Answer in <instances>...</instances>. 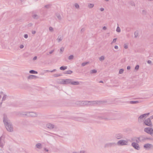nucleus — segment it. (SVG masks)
I'll use <instances>...</instances> for the list:
<instances>
[{
  "label": "nucleus",
  "mask_w": 153,
  "mask_h": 153,
  "mask_svg": "<svg viewBox=\"0 0 153 153\" xmlns=\"http://www.w3.org/2000/svg\"><path fill=\"white\" fill-rule=\"evenodd\" d=\"M29 73L32 74H37L38 72L37 71H36L33 70H31L30 71Z\"/></svg>",
  "instance_id": "24"
},
{
  "label": "nucleus",
  "mask_w": 153,
  "mask_h": 153,
  "mask_svg": "<svg viewBox=\"0 0 153 153\" xmlns=\"http://www.w3.org/2000/svg\"><path fill=\"white\" fill-rule=\"evenodd\" d=\"M33 17L35 19H39V17L38 15L36 14H34L33 16Z\"/></svg>",
  "instance_id": "29"
},
{
  "label": "nucleus",
  "mask_w": 153,
  "mask_h": 153,
  "mask_svg": "<svg viewBox=\"0 0 153 153\" xmlns=\"http://www.w3.org/2000/svg\"><path fill=\"white\" fill-rule=\"evenodd\" d=\"M75 7L77 9H79V4L77 3H75L74 4Z\"/></svg>",
  "instance_id": "32"
},
{
  "label": "nucleus",
  "mask_w": 153,
  "mask_h": 153,
  "mask_svg": "<svg viewBox=\"0 0 153 153\" xmlns=\"http://www.w3.org/2000/svg\"><path fill=\"white\" fill-rule=\"evenodd\" d=\"M56 71V69H53V70L51 71L50 72H55Z\"/></svg>",
  "instance_id": "62"
},
{
  "label": "nucleus",
  "mask_w": 153,
  "mask_h": 153,
  "mask_svg": "<svg viewBox=\"0 0 153 153\" xmlns=\"http://www.w3.org/2000/svg\"><path fill=\"white\" fill-rule=\"evenodd\" d=\"M124 137L123 135L121 133L116 134L114 136V137L117 139H123Z\"/></svg>",
  "instance_id": "12"
},
{
  "label": "nucleus",
  "mask_w": 153,
  "mask_h": 153,
  "mask_svg": "<svg viewBox=\"0 0 153 153\" xmlns=\"http://www.w3.org/2000/svg\"><path fill=\"white\" fill-rule=\"evenodd\" d=\"M107 29L106 27L105 26H104L103 27V29L104 30H106Z\"/></svg>",
  "instance_id": "63"
},
{
  "label": "nucleus",
  "mask_w": 153,
  "mask_h": 153,
  "mask_svg": "<svg viewBox=\"0 0 153 153\" xmlns=\"http://www.w3.org/2000/svg\"><path fill=\"white\" fill-rule=\"evenodd\" d=\"M3 122L7 130L9 132H12L13 131V126L5 114L4 115Z\"/></svg>",
  "instance_id": "1"
},
{
  "label": "nucleus",
  "mask_w": 153,
  "mask_h": 153,
  "mask_svg": "<svg viewBox=\"0 0 153 153\" xmlns=\"http://www.w3.org/2000/svg\"><path fill=\"white\" fill-rule=\"evenodd\" d=\"M100 114L101 115H103L102 114V113H100L99 112H96V114L94 115V116L95 118L100 120H108L114 119H113L110 117H105L103 116H100Z\"/></svg>",
  "instance_id": "2"
},
{
  "label": "nucleus",
  "mask_w": 153,
  "mask_h": 153,
  "mask_svg": "<svg viewBox=\"0 0 153 153\" xmlns=\"http://www.w3.org/2000/svg\"><path fill=\"white\" fill-rule=\"evenodd\" d=\"M50 7L49 4L46 5L45 6V7L47 8H48Z\"/></svg>",
  "instance_id": "46"
},
{
  "label": "nucleus",
  "mask_w": 153,
  "mask_h": 153,
  "mask_svg": "<svg viewBox=\"0 0 153 153\" xmlns=\"http://www.w3.org/2000/svg\"><path fill=\"white\" fill-rule=\"evenodd\" d=\"M73 73V71H71L68 70L64 73L65 74H71Z\"/></svg>",
  "instance_id": "28"
},
{
  "label": "nucleus",
  "mask_w": 153,
  "mask_h": 153,
  "mask_svg": "<svg viewBox=\"0 0 153 153\" xmlns=\"http://www.w3.org/2000/svg\"><path fill=\"white\" fill-rule=\"evenodd\" d=\"M74 57V56L73 55H71L68 56V59L69 60H71L73 59Z\"/></svg>",
  "instance_id": "35"
},
{
  "label": "nucleus",
  "mask_w": 153,
  "mask_h": 153,
  "mask_svg": "<svg viewBox=\"0 0 153 153\" xmlns=\"http://www.w3.org/2000/svg\"><path fill=\"white\" fill-rule=\"evenodd\" d=\"M24 47V45H21L19 46V48L21 49L23 48Z\"/></svg>",
  "instance_id": "50"
},
{
  "label": "nucleus",
  "mask_w": 153,
  "mask_h": 153,
  "mask_svg": "<svg viewBox=\"0 0 153 153\" xmlns=\"http://www.w3.org/2000/svg\"><path fill=\"white\" fill-rule=\"evenodd\" d=\"M116 145V143L113 142V143H108L105 144L104 146V148H109V147H111L113 146H115Z\"/></svg>",
  "instance_id": "10"
},
{
  "label": "nucleus",
  "mask_w": 153,
  "mask_h": 153,
  "mask_svg": "<svg viewBox=\"0 0 153 153\" xmlns=\"http://www.w3.org/2000/svg\"><path fill=\"white\" fill-rule=\"evenodd\" d=\"M38 78H39V77L33 75H31L27 77V79L28 80L33 79H35Z\"/></svg>",
  "instance_id": "18"
},
{
  "label": "nucleus",
  "mask_w": 153,
  "mask_h": 153,
  "mask_svg": "<svg viewBox=\"0 0 153 153\" xmlns=\"http://www.w3.org/2000/svg\"><path fill=\"white\" fill-rule=\"evenodd\" d=\"M67 66H62L59 69L61 70H64L67 68Z\"/></svg>",
  "instance_id": "27"
},
{
  "label": "nucleus",
  "mask_w": 153,
  "mask_h": 153,
  "mask_svg": "<svg viewBox=\"0 0 153 153\" xmlns=\"http://www.w3.org/2000/svg\"><path fill=\"white\" fill-rule=\"evenodd\" d=\"M16 114L19 116H27V112H17Z\"/></svg>",
  "instance_id": "16"
},
{
  "label": "nucleus",
  "mask_w": 153,
  "mask_h": 153,
  "mask_svg": "<svg viewBox=\"0 0 153 153\" xmlns=\"http://www.w3.org/2000/svg\"><path fill=\"white\" fill-rule=\"evenodd\" d=\"M49 30L51 31H53V28L51 27H49Z\"/></svg>",
  "instance_id": "42"
},
{
  "label": "nucleus",
  "mask_w": 153,
  "mask_h": 153,
  "mask_svg": "<svg viewBox=\"0 0 153 153\" xmlns=\"http://www.w3.org/2000/svg\"><path fill=\"white\" fill-rule=\"evenodd\" d=\"M116 31L117 32H120V28L119 27H118L116 29Z\"/></svg>",
  "instance_id": "41"
},
{
  "label": "nucleus",
  "mask_w": 153,
  "mask_h": 153,
  "mask_svg": "<svg viewBox=\"0 0 153 153\" xmlns=\"http://www.w3.org/2000/svg\"><path fill=\"white\" fill-rule=\"evenodd\" d=\"M78 104L80 105H86L88 106V101H79L78 102Z\"/></svg>",
  "instance_id": "13"
},
{
  "label": "nucleus",
  "mask_w": 153,
  "mask_h": 153,
  "mask_svg": "<svg viewBox=\"0 0 153 153\" xmlns=\"http://www.w3.org/2000/svg\"><path fill=\"white\" fill-rule=\"evenodd\" d=\"M89 62H83L81 64V65L82 66H84L86 65H87L88 64H89Z\"/></svg>",
  "instance_id": "26"
},
{
  "label": "nucleus",
  "mask_w": 153,
  "mask_h": 153,
  "mask_svg": "<svg viewBox=\"0 0 153 153\" xmlns=\"http://www.w3.org/2000/svg\"><path fill=\"white\" fill-rule=\"evenodd\" d=\"M142 13H143V14L144 15H146V10H143L142 11Z\"/></svg>",
  "instance_id": "43"
},
{
  "label": "nucleus",
  "mask_w": 153,
  "mask_h": 153,
  "mask_svg": "<svg viewBox=\"0 0 153 153\" xmlns=\"http://www.w3.org/2000/svg\"><path fill=\"white\" fill-rule=\"evenodd\" d=\"M150 134L153 137V129H152V131H151V133Z\"/></svg>",
  "instance_id": "51"
},
{
  "label": "nucleus",
  "mask_w": 153,
  "mask_h": 153,
  "mask_svg": "<svg viewBox=\"0 0 153 153\" xmlns=\"http://www.w3.org/2000/svg\"><path fill=\"white\" fill-rule=\"evenodd\" d=\"M117 38H114L113 39L112 42H111V44L113 43H115L116 42V41H117Z\"/></svg>",
  "instance_id": "45"
},
{
  "label": "nucleus",
  "mask_w": 153,
  "mask_h": 153,
  "mask_svg": "<svg viewBox=\"0 0 153 153\" xmlns=\"http://www.w3.org/2000/svg\"><path fill=\"white\" fill-rule=\"evenodd\" d=\"M100 10L101 11H103L104 10V8L102 7L100 9Z\"/></svg>",
  "instance_id": "56"
},
{
  "label": "nucleus",
  "mask_w": 153,
  "mask_h": 153,
  "mask_svg": "<svg viewBox=\"0 0 153 153\" xmlns=\"http://www.w3.org/2000/svg\"><path fill=\"white\" fill-rule=\"evenodd\" d=\"M71 84L73 85H79V82L76 81H71Z\"/></svg>",
  "instance_id": "20"
},
{
  "label": "nucleus",
  "mask_w": 153,
  "mask_h": 153,
  "mask_svg": "<svg viewBox=\"0 0 153 153\" xmlns=\"http://www.w3.org/2000/svg\"><path fill=\"white\" fill-rule=\"evenodd\" d=\"M137 139L140 142H144L146 140H153V139L151 137H147L143 135L139 137H137Z\"/></svg>",
  "instance_id": "3"
},
{
  "label": "nucleus",
  "mask_w": 153,
  "mask_h": 153,
  "mask_svg": "<svg viewBox=\"0 0 153 153\" xmlns=\"http://www.w3.org/2000/svg\"><path fill=\"white\" fill-rule=\"evenodd\" d=\"M54 51V50H52L49 52L50 54H52Z\"/></svg>",
  "instance_id": "54"
},
{
  "label": "nucleus",
  "mask_w": 153,
  "mask_h": 153,
  "mask_svg": "<svg viewBox=\"0 0 153 153\" xmlns=\"http://www.w3.org/2000/svg\"><path fill=\"white\" fill-rule=\"evenodd\" d=\"M134 37L135 38L137 37L138 36V33L137 31H135L134 33Z\"/></svg>",
  "instance_id": "37"
},
{
  "label": "nucleus",
  "mask_w": 153,
  "mask_h": 153,
  "mask_svg": "<svg viewBox=\"0 0 153 153\" xmlns=\"http://www.w3.org/2000/svg\"><path fill=\"white\" fill-rule=\"evenodd\" d=\"M100 101H88V106H95L101 102Z\"/></svg>",
  "instance_id": "9"
},
{
  "label": "nucleus",
  "mask_w": 153,
  "mask_h": 153,
  "mask_svg": "<svg viewBox=\"0 0 153 153\" xmlns=\"http://www.w3.org/2000/svg\"><path fill=\"white\" fill-rule=\"evenodd\" d=\"M62 76V75L61 74H53V76L54 77H59V76Z\"/></svg>",
  "instance_id": "36"
},
{
  "label": "nucleus",
  "mask_w": 153,
  "mask_h": 153,
  "mask_svg": "<svg viewBox=\"0 0 153 153\" xmlns=\"http://www.w3.org/2000/svg\"><path fill=\"white\" fill-rule=\"evenodd\" d=\"M139 102L138 101H131L129 102L131 104H136V103H138Z\"/></svg>",
  "instance_id": "25"
},
{
  "label": "nucleus",
  "mask_w": 153,
  "mask_h": 153,
  "mask_svg": "<svg viewBox=\"0 0 153 153\" xmlns=\"http://www.w3.org/2000/svg\"><path fill=\"white\" fill-rule=\"evenodd\" d=\"M80 153H86V152L83 151H81L80 152Z\"/></svg>",
  "instance_id": "60"
},
{
  "label": "nucleus",
  "mask_w": 153,
  "mask_h": 153,
  "mask_svg": "<svg viewBox=\"0 0 153 153\" xmlns=\"http://www.w3.org/2000/svg\"><path fill=\"white\" fill-rule=\"evenodd\" d=\"M36 146L37 148L39 149H41L42 148V144L39 143L36 144Z\"/></svg>",
  "instance_id": "21"
},
{
  "label": "nucleus",
  "mask_w": 153,
  "mask_h": 153,
  "mask_svg": "<svg viewBox=\"0 0 153 153\" xmlns=\"http://www.w3.org/2000/svg\"><path fill=\"white\" fill-rule=\"evenodd\" d=\"M131 146L137 150H139L140 149L139 145L137 143L133 142L131 143Z\"/></svg>",
  "instance_id": "14"
},
{
  "label": "nucleus",
  "mask_w": 153,
  "mask_h": 153,
  "mask_svg": "<svg viewBox=\"0 0 153 153\" xmlns=\"http://www.w3.org/2000/svg\"><path fill=\"white\" fill-rule=\"evenodd\" d=\"M4 137L2 136L0 137V146L2 147L4 145L3 142H4Z\"/></svg>",
  "instance_id": "19"
},
{
  "label": "nucleus",
  "mask_w": 153,
  "mask_h": 153,
  "mask_svg": "<svg viewBox=\"0 0 153 153\" xmlns=\"http://www.w3.org/2000/svg\"><path fill=\"white\" fill-rule=\"evenodd\" d=\"M152 129V128L146 127L144 128V131L145 132L150 134Z\"/></svg>",
  "instance_id": "15"
},
{
  "label": "nucleus",
  "mask_w": 153,
  "mask_h": 153,
  "mask_svg": "<svg viewBox=\"0 0 153 153\" xmlns=\"http://www.w3.org/2000/svg\"><path fill=\"white\" fill-rule=\"evenodd\" d=\"M131 68V67L130 66H128L127 67V70H129Z\"/></svg>",
  "instance_id": "61"
},
{
  "label": "nucleus",
  "mask_w": 153,
  "mask_h": 153,
  "mask_svg": "<svg viewBox=\"0 0 153 153\" xmlns=\"http://www.w3.org/2000/svg\"><path fill=\"white\" fill-rule=\"evenodd\" d=\"M71 118L75 120L79 121H83L85 120V118L83 117H71Z\"/></svg>",
  "instance_id": "11"
},
{
  "label": "nucleus",
  "mask_w": 153,
  "mask_h": 153,
  "mask_svg": "<svg viewBox=\"0 0 153 153\" xmlns=\"http://www.w3.org/2000/svg\"><path fill=\"white\" fill-rule=\"evenodd\" d=\"M56 15L59 20H61L62 19V17L59 13H56Z\"/></svg>",
  "instance_id": "23"
},
{
  "label": "nucleus",
  "mask_w": 153,
  "mask_h": 153,
  "mask_svg": "<svg viewBox=\"0 0 153 153\" xmlns=\"http://www.w3.org/2000/svg\"><path fill=\"white\" fill-rule=\"evenodd\" d=\"M7 97V95L5 94H4V96L2 98V101H5L6 100Z\"/></svg>",
  "instance_id": "30"
},
{
  "label": "nucleus",
  "mask_w": 153,
  "mask_h": 153,
  "mask_svg": "<svg viewBox=\"0 0 153 153\" xmlns=\"http://www.w3.org/2000/svg\"><path fill=\"white\" fill-rule=\"evenodd\" d=\"M27 116L30 117H35L37 116L36 113L34 112H27Z\"/></svg>",
  "instance_id": "8"
},
{
  "label": "nucleus",
  "mask_w": 153,
  "mask_h": 153,
  "mask_svg": "<svg viewBox=\"0 0 153 153\" xmlns=\"http://www.w3.org/2000/svg\"><path fill=\"white\" fill-rule=\"evenodd\" d=\"M24 36L25 38L27 39L28 38V36L27 34H25L24 35Z\"/></svg>",
  "instance_id": "48"
},
{
  "label": "nucleus",
  "mask_w": 153,
  "mask_h": 153,
  "mask_svg": "<svg viewBox=\"0 0 153 153\" xmlns=\"http://www.w3.org/2000/svg\"><path fill=\"white\" fill-rule=\"evenodd\" d=\"M94 4H88V7L89 8H91L94 6Z\"/></svg>",
  "instance_id": "31"
},
{
  "label": "nucleus",
  "mask_w": 153,
  "mask_h": 153,
  "mask_svg": "<svg viewBox=\"0 0 153 153\" xmlns=\"http://www.w3.org/2000/svg\"><path fill=\"white\" fill-rule=\"evenodd\" d=\"M149 114V113H148L146 114H144L141 115L139 116L138 119V121L139 123H140L142 122V120L144 118H146L147 116Z\"/></svg>",
  "instance_id": "6"
},
{
  "label": "nucleus",
  "mask_w": 153,
  "mask_h": 153,
  "mask_svg": "<svg viewBox=\"0 0 153 153\" xmlns=\"http://www.w3.org/2000/svg\"><path fill=\"white\" fill-rule=\"evenodd\" d=\"M124 71V70L123 69H121L119 71V74H122L123 73Z\"/></svg>",
  "instance_id": "39"
},
{
  "label": "nucleus",
  "mask_w": 153,
  "mask_h": 153,
  "mask_svg": "<svg viewBox=\"0 0 153 153\" xmlns=\"http://www.w3.org/2000/svg\"><path fill=\"white\" fill-rule=\"evenodd\" d=\"M36 31H34V30H33L32 31V34H35V33H36Z\"/></svg>",
  "instance_id": "58"
},
{
  "label": "nucleus",
  "mask_w": 153,
  "mask_h": 153,
  "mask_svg": "<svg viewBox=\"0 0 153 153\" xmlns=\"http://www.w3.org/2000/svg\"><path fill=\"white\" fill-rule=\"evenodd\" d=\"M135 141L137 143H139L140 142V141H139V140H138L137 139H137Z\"/></svg>",
  "instance_id": "57"
},
{
  "label": "nucleus",
  "mask_w": 153,
  "mask_h": 153,
  "mask_svg": "<svg viewBox=\"0 0 153 153\" xmlns=\"http://www.w3.org/2000/svg\"><path fill=\"white\" fill-rule=\"evenodd\" d=\"M128 140H119L117 143L116 145L118 146H124L128 145Z\"/></svg>",
  "instance_id": "4"
},
{
  "label": "nucleus",
  "mask_w": 153,
  "mask_h": 153,
  "mask_svg": "<svg viewBox=\"0 0 153 153\" xmlns=\"http://www.w3.org/2000/svg\"><path fill=\"white\" fill-rule=\"evenodd\" d=\"M63 39V37L60 36H59L57 38V40L58 42H59Z\"/></svg>",
  "instance_id": "22"
},
{
  "label": "nucleus",
  "mask_w": 153,
  "mask_h": 153,
  "mask_svg": "<svg viewBox=\"0 0 153 153\" xmlns=\"http://www.w3.org/2000/svg\"><path fill=\"white\" fill-rule=\"evenodd\" d=\"M37 58V57L36 56H34L33 58V60H36Z\"/></svg>",
  "instance_id": "55"
},
{
  "label": "nucleus",
  "mask_w": 153,
  "mask_h": 153,
  "mask_svg": "<svg viewBox=\"0 0 153 153\" xmlns=\"http://www.w3.org/2000/svg\"><path fill=\"white\" fill-rule=\"evenodd\" d=\"M126 30L128 31V32H129L131 30V28H130V27H127L126 28Z\"/></svg>",
  "instance_id": "47"
},
{
  "label": "nucleus",
  "mask_w": 153,
  "mask_h": 153,
  "mask_svg": "<svg viewBox=\"0 0 153 153\" xmlns=\"http://www.w3.org/2000/svg\"><path fill=\"white\" fill-rule=\"evenodd\" d=\"M144 123L146 125L150 127H152L153 126L150 118H148L145 120L144 122Z\"/></svg>",
  "instance_id": "7"
},
{
  "label": "nucleus",
  "mask_w": 153,
  "mask_h": 153,
  "mask_svg": "<svg viewBox=\"0 0 153 153\" xmlns=\"http://www.w3.org/2000/svg\"><path fill=\"white\" fill-rule=\"evenodd\" d=\"M64 50V48L63 47H62L60 49V53L62 54V52Z\"/></svg>",
  "instance_id": "38"
},
{
  "label": "nucleus",
  "mask_w": 153,
  "mask_h": 153,
  "mask_svg": "<svg viewBox=\"0 0 153 153\" xmlns=\"http://www.w3.org/2000/svg\"><path fill=\"white\" fill-rule=\"evenodd\" d=\"M72 79H60L59 82V83L63 84H71Z\"/></svg>",
  "instance_id": "5"
},
{
  "label": "nucleus",
  "mask_w": 153,
  "mask_h": 153,
  "mask_svg": "<svg viewBox=\"0 0 153 153\" xmlns=\"http://www.w3.org/2000/svg\"><path fill=\"white\" fill-rule=\"evenodd\" d=\"M97 72V71L95 69H93L91 70L90 73L91 74H95Z\"/></svg>",
  "instance_id": "33"
},
{
  "label": "nucleus",
  "mask_w": 153,
  "mask_h": 153,
  "mask_svg": "<svg viewBox=\"0 0 153 153\" xmlns=\"http://www.w3.org/2000/svg\"><path fill=\"white\" fill-rule=\"evenodd\" d=\"M85 31V30L84 28H82L81 30V32H83Z\"/></svg>",
  "instance_id": "64"
},
{
  "label": "nucleus",
  "mask_w": 153,
  "mask_h": 153,
  "mask_svg": "<svg viewBox=\"0 0 153 153\" xmlns=\"http://www.w3.org/2000/svg\"><path fill=\"white\" fill-rule=\"evenodd\" d=\"M114 48L116 49H117L118 48V47L117 45H115L114 46Z\"/></svg>",
  "instance_id": "59"
},
{
  "label": "nucleus",
  "mask_w": 153,
  "mask_h": 153,
  "mask_svg": "<svg viewBox=\"0 0 153 153\" xmlns=\"http://www.w3.org/2000/svg\"><path fill=\"white\" fill-rule=\"evenodd\" d=\"M32 25L33 24L31 23H30L27 25V26L28 27H31Z\"/></svg>",
  "instance_id": "44"
},
{
  "label": "nucleus",
  "mask_w": 153,
  "mask_h": 153,
  "mask_svg": "<svg viewBox=\"0 0 153 153\" xmlns=\"http://www.w3.org/2000/svg\"><path fill=\"white\" fill-rule=\"evenodd\" d=\"M131 4L132 6H135V4L133 2H131Z\"/></svg>",
  "instance_id": "49"
},
{
  "label": "nucleus",
  "mask_w": 153,
  "mask_h": 153,
  "mask_svg": "<svg viewBox=\"0 0 153 153\" xmlns=\"http://www.w3.org/2000/svg\"><path fill=\"white\" fill-rule=\"evenodd\" d=\"M105 59V57L104 56H102L100 57L99 58V60L100 61H102L104 60Z\"/></svg>",
  "instance_id": "34"
},
{
  "label": "nucleus",
  "mask_w": 153,
  "mask_h": 153,
  "mask_svg": "<svg viewBox=\"0 0 153 153\" xmlns=\"http://www.w3.org/2000/svg\"><path fill=\"white\" fill-rule=\"evenodd\" d=\"M139 65H137L135 68V69L136 70H137L139 69Z\"/></svg>",
  "instance_id": "40"
},
{
  "label": "nucleus",
  "mask_w": 153,
  "mask_h": 153,
  "mask_svg": "<svg viewBox=\"0 0 153 153\" xmlns=\"http://www.w3.org/2000/svg\"><path fill=\"white\" fill-rule=\"evenodd\" d=\"M124 48H125V49H127L128 48V46L126 45V44H125L124 45Z\"/></svg>",
  "instance_id": "52"
},
{
  "label": "nucleus",
  "mask_w": 153,
  "mask_h": 153,
  "mask_svg": "<svg viewBox=\"0 0 153 153\" xmlns=\"http://www.w3.org/2000/svg\"><path fill=\"white\" fill-rule=\"evenodd\" d=\"M46 127L50 129H53L55 127V126L51 123H48L46 125Z\"/></svg>",
  "instance_id": "17"
},
{
  "label": "nucleus",
  "mask_w": 153,
  "mask_h": 153,
  "mask_svg": "<svg viewBox=\"0 0 153 153\" xmlns=\"http://www.w3.org/2000/svg\"><path fill=\"white\" fill-rule=\"evenodd\" d=\"M147 62L149 64H150L152 63V61L150 60H148L147 61Z\"/></svg>",
  "instance_id": "53"
}]
</instances>
